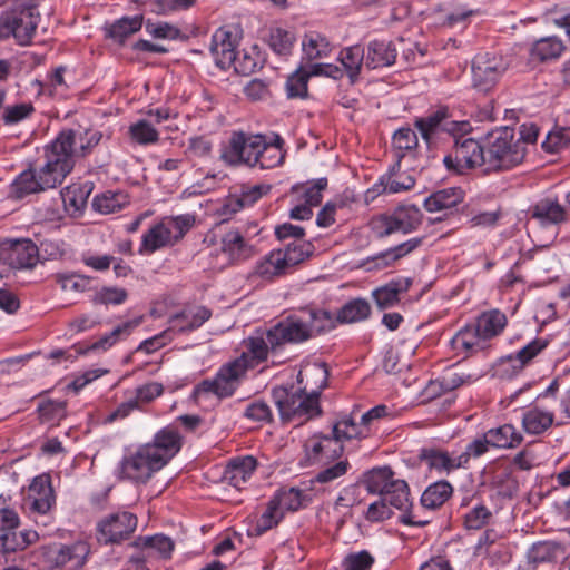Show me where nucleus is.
<instances>
[{
    "label": "nucleus",
    "instance_id": "obj_40",
    "mask_svg": "<svg viewBox=\"0 0 570 570\" xmlns=\"http://www.w3.org/2000/svg\"><path fill=\"white\" fill-rule=\"evenodd\" d=\"M564 49L566 47L560 38L550 36L537 40L532 45L530 53L533 60L546 62L558 59Z\"/></svg>",
    "mask_w": 570,
    "mask_h": 570
},
{
    "label": "nucleus",
    "instance_id": "obj_16",
    "mask_svg": "<svg viewBox=\"0 0 570 570\" xmlns=\"http://www.w3.org/2000/svg\"><path fill=\"white\" fill-rule=\"evenodd\" d=\"M0 262L13 269H31L39 262V248L27 238L7 240L0 246Z\"/></svg>",
    "mask_w": 570,
    "mask_h": 570
},
{
    "label": "nucleus",
    "instance_id": "obj_4",
    "mask_svg": "<svg viewBox=\"0 0 570 570\" xmlns=\"http://www.w3.org/2000/svg\"><path fill=\"white\" fill-rule=\"evenodd\" d=\"M57 154H50L47 149L46 163L38 170L27 169L22 171L11 185V194L16 198L55 188L70 174V163L59 160Z\"/></svg>",
    "mask_w": 570,
    "mask_h": 570
},
{
    "label": "nucleus",
    "instance_id": "obj_7",
    "mask_svg": "<svg viewBox=\"0 0 570 570\" xmlns=\"http://www.w3.org/2000/svg\"><path fill=\"white\" fill-rule=\"evenodd\" d=\"M39 20L35 1L16 3L0 14V38L13 37L19 45H29Z\"/></svg>",
    "mask_w": 570,
    "mask_h": 570
},
{
    "label": "nucleus",
    "instance_id": "obj_51",
    "mask_svg": "<svg viewBox=\"0 0 570 570\" xmlns=\"http://www.w3.org/2000/svg\"><path fill=\"white\" fill-rule=\"evenodd\" d=\"M140 324V320H131L124 322L119 325H117L110 333L105 334L101 336L97 342H95L90 350H102L107 351L112 345H115L118 341L126 338L130 335L134 328H136Z\"/></svg>",
    "mask_w": 570,
    "mask_h": 570
},
{
    "label": "nucleus",
    "instance_id": "obj_17",
    "mask_svg": "<svg viewBox=\"0 0 570 570\" xmlns=\"http://www.w3.org/2000/svg\"><path fill=\"white\" fill-rule=\"evenodd\" d=\"M286 156L285 140L281 135L272 132L271 135H262L259 142L252 158L250 169H273L283 165Z\"/></svg>",
    "mask_w": 570,
    "mask_h": 570
},
{
    "label": "nucleus",
    "instance_id": "obj_25",
    "mask_svg": "<svg viewBox=\"0 0 570 570\" xmlns=\"http://www.w3.org/2000/svg\"><path fill=\"white\" fill-rule=\"evenodd\" d=\"M257 460L253 455H242L228 461L223 479L230 485L240 489L254 474Z\"/></svg>",
    "mask_w": 570,
    "mask_h": 570
},
{
    "label": "nucleus",
    "instance_id": "obj_30",
    "mask_svg": "<svg viewBox=\"0 0 570 570\" xmlns=\"http://www.w3.org/2000/svg\"><path fill=\"white\" fill-rule=\"evenodd\" d=\"M412 285L411 278H397L389 282L372 292L376 305L385 309L396 305L400 301V294L405 293Z\"/></svg>",
    "mask_w": 570,
    "mask_h": 570
},
{
    "label": "nucleus",
    "instance_id": "obj_37",
    "mask_svg": "<svg viewBox=\"0 0 570 570\" xmlns=\"http://www.w3.org/2000/svg\"><path fill=\"white\" fill-rule=\"evenodd\" d=\"M453 494V487L446 480L431 483L421 495V505L429 510L441 508Z\"/></svg>",
    "mask_w": 570,
    "mask_h": 570
},
{
    "label": "nucleus",
    "instance_id": "obj_10",
    "mask_svg": "<svg viewBox=\"0 0 570 570\" xmlns=\"http://www.w3.org/2000/svg\"><path fill=\"white\" fill-rule=\"evenodd\" d=\"M26 507L36 524L48 527L52 523L56 494L48 474L38 475L32 480L26 497Z\"/></svg>",
    "mask_w": 570,
    "mask_h": 570
},
{
    "label": "nucleus",
    "instance_id": "obj_5",
    "mask_svg": "<svg viewBox=\"0 0 570 570\" xmlns=\"http://www.w3.org/2000/svg\"><path fill=\"white\" fill-rule=\"evenodd\" d=\"M414 127L429 148L436 147L445 139L462 138L472 131L470 121L455 120L446 106H440L426 116L417 117Z\"/></svg>",
    "mask_w": 570,
    "mask_h": 570
},
{
    "label": "nucleus",
    "instance_id": "obj_56",
    "mask_svg": "<svg viewBox=\"0 0 570 570\" xmlns=\"http://www.w3.org/2000/svg\"><path fill=\"white\" fill-rule=\"evenodd\" d=\"M283 517V511H281L276 503L271 499L266 510L262 513V515L256 520L255 524L249 530L250 534L262 535L273 527L277 525Z\"/></svg>",
    "mask_w": 570,
    "mask_h": 570
},
{
    "label": "nucleus",
    "instance_id": "obj_46",
    "mask_svg": "<svg viewBox=\"0 0 570 570\" xmlns=\"http://www.w3.org/2000/svg\"><path fill=\"white\" fill-rule=\"evenodd\" d=\"M295 40V36L291 31L279 27H272L265 36V41L271 50L281 57L292 53Z\"/></svg>",
    "mask_w": 570,
    "mask_h": 570
},
{
    "label": "nucleus",
    "instance_id": "obj_62",
    "mask_svg": "<svg viewBox=\"0 0 570 570\" xmlns=\"http://www.w3.org/2000/svg\"><path fill=\"white\" fill-rule=\"evenodd\" d=\"M309 256V245L302 244L301 242L289 243L284 250L281 249V257L286 269L302 263Z\"/></svg>",
    "mask_w": 570,
    "mask_h": 570
},
{
    "label": "nucleus",
    "instance_id": "obj_34",
    "mask_svg": "<svg viewBox=\"0 0 570 570\" xmlns=\"http://www.w3.org/2000/svg\"><path fill=\"white\" fill-rule=\"evenodd\" d=\"M95 188V184L90 180L82 183H73L61 191L62 202L68 209L73 212L82 210L90 194Z\"/></svg>",
    "mask_w": 570,
    "mask_h": 570
},
{
    "label": "nucleus",
    "instance_id": "obj_60",
    "mask_svg": "<svg viewBox=\"0 0 570 570\" xmlns=\"http://www.w3.org/2000/svg\"><path fill=\"white\" fill-rule=\"evenodd\" d=\"M313 77L309 75V69L304 70L299 68L286 81L287 96L289 98H304L308 91V79Z\"/></svg>",
    "mask_w": 570,
    "mask_h": 570
},
{
    "label": "nucleus",
    "instance_id": "obj_31",
    "mask_svg": "<svg viewBox=\"0 0 570 570\" xmlns=\"http://www.w3.org/2000/svg\"><path fill=\"white\" fill-rule=\"evenodd\" d=\"M311 491L312 490H309V487L304 489H281L276 492L272 500L276 503L279 510L283 511V513L285 511H297L302 507L312 502L313 495Z\"/></svg>",
    "mask_w": 570,
    "mask_h": 570
},
{
    "label": "nucleus",
    "instance_id": "obj_18",
    "mask_svg": "<svg viewBox=\"0 0 570 570\" xmlns=\"http://www.w3.org/2000/svg\"><path fill=\"white\" fill-rule=\"evenodd\" d=\"M240 39L242 30L235 24L223 26L214 32L209 50L217 66L223 69L230 68Z\"/></svg>",
    "mask_w": 570,
    "mask_h": 570
},
{
    "label": "nucleus",
    "instance_id": "obj_6",
    "mask_svg": "<svg viewBox=\"0 0 570 570\" xmlns=\"http://www.w3.org/2000/svg\"><path fill=\"white\" fill-rule=\"evenodd\" d=\"M525 154L527 148L514 139L513 129L495 130L485 144V173L512 169L523 161Z\"/></svg>",
    "mask_w": 570,
    "mask_h": 570
},
{
    "label": "nucleus",
    "instance_id": "obj_13",
    "mask_svg": "<svg viewBox=\"0 0 570 570\" xmlns=\"http://www.w3.org/2000/svg\"><path fill=\"white\" fill-rule=\"evenodd\" d=\"M263 134L234 130L220 147L219 158L228 167L250 166L259 138Z\"/></svg>",
    "mask_w": 570,
    "mask_h": 570
},
{
    "label": "nucleus",
    "instance_id": "obj_38",
    "mask_svg": "<svg viewBox=\"0 0 570 570\" xmlns=\"http://www.w3.org/2000/svg\"><path fill=\"white\" fill-rule=\"evenodd\" d=\"M492 448L513 449L521 444L523 435L512 424H503L487 432Z\"/></svg>",
    "mask_w": 570,
    "mask_h": 570
},
{
    "label": "nucleus",
    "instance_id": "obj_57",
    "mask_svg": "<svg viewBox=\"0 0 570 570\" xmlns=\"http://www.w3.org/2000/svg\"><path fill=\"white\" fill-rule=\"evenodd\" d=\"M128 204V196L124 193H105L95 196L92 207L101 214H112Z\"/></svg>",
    "mask_w": 570,
    "mask_h": 570
},
{
    "label": "nucleus",
    "instance_id": "obj_63",
    "mask_svg": "<svg viewBox=\"0 0 570 570\" xmlns=\"http://www.w3.org/2000/svg\"><path fill=\"white\" fill-rule=\"evenodd\" d=\"M492 448L491 443L488 439L487 433L484 432L481 436L474 439L471 441L466 446L465 450L461 453H459L462 463L464 464V468H469L471 459H476L485 454L489 449Z\"/></svg>",
    "mask_w": 570,
    "mask_h": 570
},
{
    "label": "nucleus",
    "instance_id": "obj_44",
    "mask_svg": "<svg viewBox=\"0 0 570 570\" xmlns=\"http://www.w3.org/2000/svg\"><path fill=\"white\" fill-rule=\"evenodd\" d=\"M371 315V306L364 298H354L344 304L336 313L337 322L352 324L365 321Z\"/></svg>",
    "mask_w": 570,
    "mask_h": 570
},
{
    "label": "nucleus",
    "instance_id": "obj_36",
    "mask_svg": "<svg viewBox=\"0 0 570 570\" xmlns=\"http://www.w3.org/2000/svg\"><path fill=\"white\" fill-rule=\"evenodd\" d=\"M507 323L508 320L504 313L499 309H490L481 313L473 324L489 342L503 332Z\"/></svg>",
    "mask_w": 570,
    "mask_h": 570
},
{
    "label": "nucleus",
    "instance_id": "obj_61",
    "mask_svg": "<svg viewBox=\"0 0 570 570\" xmlns=\"http://www.w3.org/2000/svg\"><path fill=\"white\" fill-rule=\"evenodd\" d=\"M478 379L479 376L474 374L459 373L449 370L438 379V383L443 392H451L462 385L471 384Z\"/></svg>",
    "mask_w": 570,
    "mask_h": 570
},
{
    "label": "nucleus",
    "instance_id": "obj_53",
    "mask_svg": "<svg viewBox=\"0 0 570 570\" xmlns=\"http://www.w3.org/2000/svg\"><path fill=\"white\" fill-rule=\"evenodd\" d=\"M38 538V532L33 530H23L19 533H3L0 537V546L3 552H14L26 549L28 546L35 543Z\"/></svg>",
    "mask_w": 570,
    "mask_h": 570
},
{
    "label": "nucleus",
    "instance_id": "obj_19",
    "mask_svg": "<svg viewBox=\"0 0 570 570\" xmlns=\"http://www.w3.org/2000/svg\"><path fill=\"white\" fill-rule=\"evenodd\" d=\"M505 70L502 57L484 52L475 56L472 62L473 86L480 91H489Z\"/></svg>",
    "mask_w": 570,
    "mask_h": 570
},
{
    "label": "nucleus",
    "instance_id": "obj_58",
    "mask_svg": "<svg viewBox=\"0 0 570 570\" xmlns=\"http://www.w3.org/2000/svg\"><path fill=\"white\" fill-rule=\"evenodd\" d=\"M392 141L399 160L405 156L406 151L415 149L419 145L417 135L415 130L410 127L397 129L393 135Z\"/></svg>",
    "mask_w": 570,
    "mask_h": 570
},
{
    "label": "nucleus",
    "instance_id": "obj_26",
    "mask_svg": "<svg viewBox=\"0 0 570 570\" xmlns=\"http://www.w3.org/2000/svg\"><path fill=\"white\" fill-rule=\"evenodd\" d=\"M212 316V312L205 306H191L184 308L169 320V331L177 333L191 332L200 327Z\"/></svg>",
    "mask_w": 570,
    "mask_h": 570
},
{
    "label": "nucleus",
    "instance_id": "obj_45",
    "mask_svg": "<svg viewBox=\"0 0 570 570\" xmlns=\"http://www.w3.org/2000/svg\"><path fill=\"white\" fill-rule=\"evenodd\" d=\"M302 50L306 59L316 60L327 57L332 47L325 36L316 31H309L305 33L302 40Z\"/></svg>",
    "mask_w": 570,
    "mask_h": 570
},
{
    "label": "nucleus",
    "instance_id": "obj_24",
    "mask_svg": "<svg viewBox=\"0 0 570 570\" xmlns=\"http://www.w3.org/2000/svg\"><path fill=\"white\" fill-rule=\"evenodd\" d=\"M420 459L430 470L439 473L450 474L455 470L465 469L459 453L449 452L439 448L421 449Z\"/></svg>",
    "mask_w": 570,
    "mask_h": 570
},
{
    "label": "nucleus",
    "instance_id": "obj_27",
    "mask_svg": "<svg viewBox=\"0 0 570 570\" xmlns=\"http://www.w3.org/2000/svg\"><path fill=\"white\" fill-rule=\"evenodd\" d=\"M548 346V341L544 338H535L523 346L515 354H510L501 360L500 366L507 374L518 373L525 365H528L539 353Z\"/></svg>",
    "mask_w": 570,
    "mask_h": 570
},
{
    "label": "nucleus",
    "instance_id": "obj_29",
    "mask_svg": "<svg viewBox=\"0 0 570 570\" xmlns=\"http://www.w3.org/2000/svg\"><path fill=\"white\" fill-rule=\"evenodd\" d=\"M397 50L392 41L372 40L365 50V66L368 69H377L394 65Z\"/></svg>",
    "mask_w": 570,
    "mask_h": 570
},
{
    "label": "nucleus",
    "instance_id": "obj_52",
    "mask_svg": "<svg viewBox=\"0 0 570 570\" xmlns=\"http://www.w3.org/2000/svg\"><path fill=\"white\" fill-rule=\"evenodd\" d=\"M382 497L390 507L401 511L406 512L412 504L409 485L401 479L396 480L394 484H391L389 490H385V493Z\"/></svg>",
    "mask_w": 570,
    "mask_h": 570
},
{
    "label": "nucleus",
    "instance_id": "obj_41",
    "mask_svg": "<svg viewBox=\"0 0 570 570\" xmlns=\"http://www.w3.org/2000/svg\"><path fill=\"white\" fill-rule=\"evenodd\" d=\"M338 60L344 67L343 71L354 83L358 79L363 63H365V49L360 45L347 47L340 52Z\"/></svg>",
    "mask_w": 570,
    "mask_h": 570
},
{
    "label": "nucleus",
    "instance_id": "obj_23",
    "mask_svg": "<svg viewBox=\"0 0 570 570\" xmlns=\"http://www.w3.org/2000/svg\"><path fill=\"white\" fill-rule=\"evenodd\" d=\"M452 350L456 354L465 356L474 355L490 347L474 324H466L460 328L450 341Z\"/></svg>",
    "mask_w": 570,
    "mask_h": 570
},
{
    "label": "nucleus",
    "instance_id": "obj_11",
    "mask_svg": "<svg viewBox=\"0 0 570 570\" xmlns=\"http://www.w3.org/2000/svg\"><path fill=\"white\" fill-rule=\"evenodd\" d=\"M443 164L455 174H465L479 167L485 171V145L465 136L454 139L453 148L444 156Z\"/></svg>",
    "mask_w": 570,
    "mask_h": 570
},
{
    "label": "nucleus",
    "instance_id": "obj_47",
    "mask_svg": "<svg viewBox=\"0 0 570 570\" xmlns=\"http://www.w3.org/2000/svg\"><path fill=\"white\" fill-rule=\"evenodd\" d=\"M348 469L350 463L347 460L337 461L321 470L314 478L304 484H309V490L322 491L324 490V485L330 484L346 474Z\"/></svg>",
    "mask_w": 570,
    "mask_h": 570
},
{
    "label": "nucleus",
    "instance_id": "obj_1",
    "mask_svg": "<svg viewBox=\"0 0 570 570\" xmlns=\"http://www.w3.org/2000/svg\"><path fill=\"white\" fill-rule=\"evenodd\" d=\"M328 370L325 363L306 362L297 374V386H276L273 401L281 420L302 425L322 414L320 395L327 386Z\"/></svg>",
    "mask_w": 570,
    "mask_h": 570
},
{
    "label": "nucleus",
    "instance_id": "obj_14",
    "mask_svg": "<svg viewBox=\"0 0 570 570\" xmlns=\"http://www.w3.org/2000/svg\"><path fill=\"white\" fill-rule=\"evenodd\" d=\"M137 524V517L129 511L110 513L98 521L97 540L104 544L120 543L130 538Z\"/></svg>",
    "mask_w": 570,
    "mask_h": 570
},
{
    "label": "nucleus",
    "instance_id": "obj_43",
    "mask_svg": "<svg viewBox=\"0 0 570 570\" xmlns=\"http://www.w3.org/2000/svg\"><path fill=\"white\" fill-rule=\"evenodd\" d=\"M283 259L284 258L281 257V249L272 250L256 263L253 275L264 281H271L274 277L285 274L287 269Z\"/></svg>",
    "mask_w": 570,
    "mask_h": 570
},
{
    "label": "nucleus",
    "instance_id": "obj_59",
    "mask_svg": "<svg viewBox=\"0 0 570 570\" xmlns=\"http://www.w3.org/2000/svg\"><path fill=\"white\" fill-rule=\"evenodd\" d=\"M492 519L491 510L483 503H476L464 517V527L468 530H480L489 524Z\"/></svg>",
    "mask_w": 570,
    "mask_h": 570
},
{
    "label": "nucleus",
    "instance_id": "obj_33",
    "mask_svg": "<svg viewBox=\"0 0 570 570\" xmlns=\"http://www.w3.org/2000/svg\"><path fill=\"white\" fill-rule=\"evenodd\" d=\"M176 243L170 234L169 228L164 220L154 225L147 233L142 235L139 254H151L165 246Z\"/></svg>",
    "mask_w": 570,
    "mask_h": 570
},
{
    "label": "nucleus",
    "instance_id": "obj_54",
    "mask_svg": "<svg viewBox=\"0 0 570 570\" xmlns=\"http://www.w3.org/2000/svg\"><path fill=\"white\" fill-rule=\"evenodd\" d=\"M128 134L131 141L140 146L154 145L159 140L158 130L145 119L131 124Z\"/></svg>",
    "mask_w": 570,
    "mask_h": 570
},
{
    "label": "nucleus",
    "instance_id": "obj_22",
    "mask_svg": "<svg viewBox=\"0 0 570 570\" xmlns=\"http://www.w3.org/2000/svg\"><path fill=\"white\" fill-rule=\"evenodd\" d=\"M530 213L542 227L560 226L569 222L568 209L557 198L546 197L538 200Z\"/></svg>",
    "mask_w": 570,
    "mask_h": 570
},
{
    "label": "nucleus",
    "instance_id": "obj_39",
    "mask_svg": "<svg viewBox=\"0 0 570 570\" xmlns=\"http://www.w3.org/2000/svg\"><path fill=\"white\" fill-rule=\"evenodd\" d=\"M327 187V178L322 177L304 184H296L292 187V194L295 195L296 202H304L314 207L322 202V193Z\"/></svg>",
    "mask_w": 570,
    "mask_h": 570
},
{
    "label": "nucleus",
    "instance_id": "obj_42",
    "mask_svg": "<svg viewBox=\"0 0 570 570\" xmlns=\"http://www.w3.org/2000/svg\"><path fill=\"white\" fill-rule=\"evenodd\" d=\"M397 232L409 234L421 225L423 214L415 205H403L392 212Z\"/></svg>",
    "mask_w": 570,
    "mask_h": 570
},
{
    "label": "nucleus",
    "instance_id": "obj_3",
    "mask_svg": "<svg viewBox=\"0 0 570 570\" xmlns=\"http://www.w3.org/2000/svg\"><path fill=\"white\" fill-rule=\"evenodd\" d=\"M292 334L283 320L269 328L256 330L243 341L244 351L236 358L243 360L240 363L247 371L254 370L266 362L269 355H277L286 344H293Z\"/></svg>",
    "mask_w": 570,
    "mask_h": 570
},
{
    "label": "nucleus",
    "instance_id": "obj_9",
    "mask_svg": "<svg viewBox=\"0 0 570 570\" xmlns=\"http://www.w3.org/2000/svg\"><path fill=\"white\" fill-rule=\"evenodd\" d=\"M284 324L293 333V344L303 343L311 337L333 330L337 322L336 314L325 309L308 308L299 314L285 317Z\"/></svg>",
    "mask_w": 570,
    "mask_h": 570
},
{
    "label": "nucleus",
    "instance_id": "obj_2",
    "mask_svg": "<svg viewBox=\"0 0 570 570\" xmlns=\"http://www.w3.org/2000/svg\"><path fill=\"white\" fill-rule=\"evenodd\" d=\"M183 438L171 425L158 431L146 444L129 449L119 462L122 479L145 483L181 449Z\"/></svg>",
    "mask_w": 570,
    "mask_h": 570
},
{
    "label": "nucleus",
    "instance_id": "obj_55",
    "mask_svg": "<svg viewBox=\"0 0 570 570\" xmlns=\"http://www.w3.org/2000/svg\"><path fill=\"white\" fill-rule=\"evenodd\" d=\"M142 27V17H124L114 22L108 29V36L118 42L139 31Z\"/></svg>",
    "mask_w": 570,
    "mask_h": 570
},
{
    "label": "nucleus",
    "instance_id": "obj_20",
    "mask_svg": "<svg viewBox=\"0 0 570 570\" xmlns=\"http://www.w3.org/2000/svg\"><path fill=\"white\" fill-rule=\"evenodd\" d=\"M304 455L308 464H330L340 458L344 451L334 435L316 433L304 441Z\"/></svg>",
    "mask_w": 570,
    "mask_h": 570
},
{
    "label": "nucleus",
    "instance_id": "obj_21",
    "mask_svg": "<svg viewBox=\"0 0 570 570\" xmlns=\"http://www.w3.org/2000/svg\"><path fill=\"white\" fill-rule=\"evenodd\" d=\"M131 546L139 550V553L135 557L142 559L144 564L153 559H169L175 548L174 541L161 533L138 537L132 541Z\"/></svg>",
    "mask_w": 570,
    "mask_h": 570
},
{
    "label": "nucleus",
    "instance_id": "obj_49",
    "mask_svg": "<svg viewBox=\"0 0 570 570\" xmlns=\"http://www.w3.org/2000/svg\"><path fill=\"white\" fill-rule=\"evenodd\" d=\"M397 479H394V473L389 466L377 468L371 470L365 475V485L368 492L377 493L381 497L389 490L391 484H394Z\"/></svg>",
    "mask_w": 570,
    "mask_h": 570
},
{
    "label": "nucleus",
    "instance_id": "obj_28",
    "mask_svg": "<svg viewBox=\"0 0 570 570\" xmlns=\"http://www.w3.org/2000/svg\"><path fill=\"white\" fill-rule=\"evenodd\" d=\"M220 249L230 263L249 259L255 253L254 247L236 229L228 230L223 235Z\"/></svg>",
    "mask_w": 570,
    "mask_h": 570
},
{
    "label": "nucleus",
    "instance_id": "obj_48",
    "mask_svg": "<svg viewBox=\"0 0 570 570\" xmlns=\"http://www.w3.org/2000/svg\"><path fill=\"white\" fill-rule=\"evenodd\" d=\"M263 59L257 51V46H253L249 50L236 51L235 60L230 63L234 70L243 76L254 73L262 67Z\"/></svg>",
    "mask_w": 570,
    "mask_h": 570
},
{
    "label": "nucleus",
    "instance_id": "obj_35",
    "mask_svg": "<svg viewBox=\"0 0 570 570\" xmlns=\"http://www.w3.org/2000/svg\"><path fill=\"white\" fill-rule=\"evenodd\" d=\"M464 194L461 188H444L430 195L424 200V207L428 212H441L451 209L463 202Z\"/></svg>",
    "mask_w": 570,
    "mask_h": 570
},
{
    "label": "nucleus",
    "instance_id": "obj_12",
    "mask_svg": "<svg viewBox=\"0 0 570 570\" xmlns=\"http://www.w3.org/2000/svg\"><path fill=\"white\" fill-rule=\"evenodd\" d=\"M240 361L235 358L222 365L213 379L204 380L197 385L196 392L212 393L219 399L232 396L248 372Z\"/></svg>",
    "mask_w": 570,
    "mask_h": 570
},
{
    "label": "nucleus",
    "instance_id": "obj_50",
    "mask_svg": "<svg viewBox=\"0 0 570 570\" xmlns=\"http://www.w3.org/2000/svg\"><path fill=\"white\" fill-rule=\"evenodd\" d=\"M368 433L367 428L360 426L351 416L343 417L333 425V435L341 444L344 441L366 438Z\"/></svg>",
    "mask_w": 570,
    "mask_h": 570
},
{
    "label": "nucleus",
    "instance_id": "obj_32",
    "mask_svg": "<svg viewBox=\"0 0 570 570\" xmlns=\"http://www.w3.org/2000/svg\"><path fill=\"white\" fill-rule=\"evenodd\" d=\"M554 421V414L551 411L541 409L538 405L527 409L522 413V428L532 435H539L546 432Z\"/></svg>",
    "mask_w": 570,
    "mask_h": 570
},
{
    "label": "nucleus",
    "instance_id": "obj_15",
    "mask_svg": "<svg viewBox=\"0 0 570 570\" xmlns=\"http://www.w3.org/2000/svg\"><path fill=\"white\" fill-rule=\"evenodd\" d=\"M89 546L83 541L72 544L53 543L45 549L46 561L52 568L78 570L86 563Z\"/></svg>",
    "mask_w": 570,
    "mask_h": 570
},
{
    "label": "nucleus",
    "instance_id": "obj_64",
    "mask_svg": "<svg viewBox=\"0 0 570 570\" xmlns=\"http://www.w3.org/2000/svg\"><path fill=\"white\" fill-rule=\"evenodd\" d=\"M374 558L366 550L347 554L342 561L343 570H370Z\"/></svg>",
    "mask_w": 570,
    "mask_h": 570
},
{
    "label": "nucleus",
    "instance_id": "obj_8",
    "mask_svg": "<svg viewBox=\"0 0 570 570\" xmlns=\"http://www.w3.org/2000/svg\"><path fill=\"white\" fill-rule=\"evenodd\" d=\"M102 132L96 129L62 130L48 147L50 154H57L59 160L70 163V171L75 167L76 158H85L101 141Z\"/></svg>",
    "mask_w": 570,
    "mask_h": 570
}]
</instances>
